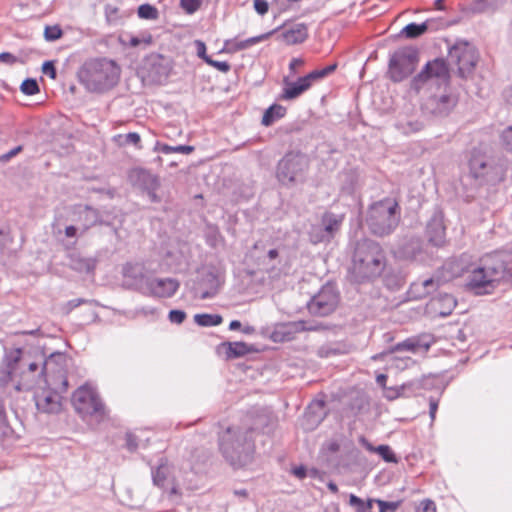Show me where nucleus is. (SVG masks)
Listing matches in <instances>:
<instances>
[{"mask_svg": "<svg viewBox=\"0 0 512 512\" xmlns=\"http://www.w3.org/2000/svg\"><path fill=\"white\" fill-rule=\"evenodd\" d=\"M428 85H435L436 90L423 100L422 113L432 119L447 117L457 106L459 95L451 87V75L444 58L428 61L410 81V89L416 94Z\"/></svg>", "mask_w": 512, "mask_h": 512, "instance_id": "obj_1", "label": "nucleus"}, {"mask_svg": "<svg viewBox=\"0 0 512 512\" xmlns=\"http://www.w3.org/2000/svg\"><path fill=\"white\" fill-rule=\"evenodd\" d=\"M255 429L252 427H227L219 434V450L234 468L252 463L255 454Z\"/></svg>", "mask_w": 512, "mask_h": 512, "instance_id": "obj_2", "label": "nucleus"}, {"mask_svg": "<svg viewBox=\"0 0 512 512\" xmlns=\"http://www.w3.org/2000/svg\"><path fill=\"white\" fill-rule=\"evenodd\" d=\"M387 265L385 251L382 246L368 238L356 242L350 273L354 281L361 283L378 278Z\"/></svg>", "mask_w": 512, "mask_h": 512, "instance_id": "obj_3", "label": "nucleus"}, {"mask_svg": "<svg viewBox=\"0 0 512 512\" xmlns=\"http://www.w3.org/2000/svg\"><path fill=\"white\" fill-rule=\"evenodd\" d=\"M77 77L89 92L103 93L118 83L120 68L112 60L91 59L79 68Z\"/></svg>", "mask_w": 512, "mask_h": 512, "instance_id": "obj_4", "label": "nucleus"}, {"mask_svg": "<svg viewBox=\"0 0 512 512\" xmlns=\"http://www.w3.org/2000/svg\"><path fill=\"white\" fill-rule=\"evenodd\" d=\"M401 219V208L393 198H385L371 204L366 214V225L378 237L388 236L395 231Z\"/></svg>", "mask_w": 512, "mask_h": 512, "instance_id": "obj_5", "label": "nucleus"}, {"mask_svg": "<svg viewBox=\"0 0 512 512\" xmlns=\"http://www.w3.org/2000/svg\"><path fill=\"white\" fill-rule=\"evenodd\" d=\"M505 275L512 277V268L508 269L504 261L488 256L471 270L468 285L476 294H488Z\"/></svg>", "mask_w": 512, "mask_h": 512, "instance_id": "obj_6", "label": "nucleus"}, {"mask_svg": "<svg viewBox=\"0 0 512 512\" xmlns=\"http://www.w3.org/2000/svg\"><path fill=\"white\" fill-rule=\"evenodd\" d=\"M309 169L308 157L300 151L287 152L278 162L276 177L284 186L303 182Z\"/></svg>", "mask_w": 512, "mask_h": 512, "instance_id": "obj_7", "label": "nucleus"}, {"mask_svg": "<svg viewBox=\"0 0 512 512\" xmlns=\"http://www.w3.org/2000/svg\"><path fill=\"white\" fill-rule=\"evenodd\" d=\"M72 404L83 419L93 418L101 422L107 416L105 404L98 393L90 387H79L73 393Z\"/></svg>", "mask_w": 512, "mask_h": 512, "instance_id": "obj_8", "label": "nucleus"}, {"mask_svg": "<svg viewBox=\"0 0 512 512\" xmlns=\"http://www.w3.org/2000/svg\"><path fill=\"white\" fill-rule=\"evenodd\" d=\"M418 62L419 53L416 48H400L390 56L387 76L394 83L402 82L415 71Z\"/></svg>", "mask_w": 512, "mask_h": 512, "instance_id": "obj_9", "label": "nucleus"}, {"mask_svg": "<svg viewBox=\"0 0 512 512\" xmlns=\"http://www.w3.org/2000/svg\"><path fill=\"white\" fill-rule=\"evenodd\" d=\"M448 69L457 67V75L461 79H467L472 73L478 62V55L475 48L468 42H456L449 48L447 59L445 60Z\"/></svg>", "mask_w": 512, "mask_h": 512, "instance_id": "obj_10", "label": "nucleus"}, {"mask_svg": "<svg viewBox=\"0 0 512 512\" xmlns=\"http://www.w3.org/2000/svg\"><path fill=\"white\" fill-rule=\"evenodd\" d=\"M468 166L469 175L479 185L494 183L499 178V168L495 159L478 149L471 151Z\"/></svg>", "mask_w": 512, "mask_h": 512, "instance_id": "obj_11", "label": "nucleus"}, {"mask_svg": "<svg viewBox=\"0 0 512 512\" xmlns=\"http://www.w3.org/2000/svg\"><path fill=\"white\" fill-rule=\"evenodd\" d=\"M19 365L27 366V369L21 372L20 380L15 385L17 391L30 390L35 385L39 384L41 378L38 377V374L36 375V372L39 370V365L35 362L25 363L22 358L21 349L14 350L8 356L7 375L11 381L15 380Z\"/></svg>", "mask_w": 512, "mask_h": 512, "instance_id": "obj_12", "label": "nucleus"}, {"mask_svg": "<svg viewBox=\"0 0 512 512\" xmlns=\"http://www.w3.org/2000/svg\"><path fill=\"white\" fill-rule=\"evenodd\" d=\"M128 179L131 185L146 194L152 203H160L162 198L157 194L161 186L160 178L151 171L136 167L129 171Z\"/></svg>", "mask_w": 512, "mask_h": 512, "instance_id": "obj_13", "label": "nucleus"}, {"mask_svg": "<svg viewBox=\"0 0 512 512\" xmlns=\"http://www.w3.org/2000/svg\"><path fill=\"white\" fill-rule=\"evenodd\" d=\"M339 293L333 284L324 285L307 303L311 315L325 317L330 315L338 306Z\"/></svg>", "mask_w": 512, "mask_h": 512, "instance_id": "obj_14", "label": "nucleus"}, {"mask_svg": "<svg viewBox=\"0 0 512 512\" xmlns=\"http://www.w3.org/2000/svg\"><path fill=\"white\" fill-rule=\"evenodd\" d=\"M143 68L147 71L151 81L162 83L170 75L172 64L170 58L158 53H151L144 59Z\"/></svg>", "mask_w": 512, "mask_h": 512, "instance_id": "obj_15", "label": "nucleus"}, {"mask_svg": "<svg viewBox=\"0 0 512 512\" xmlns=\"http://www.w3.org/2000/svg\"><path fill=\"white\" fill-rule=\"evenodd\" d=\"M433 342V337L430 334L412 336L392 346L387 354H393L395 352L402 351H409L412 353H416L420 350L428 351Z\"/></svg>", "mask_w": 512, "mask_h": 512, "instance_id": "obj_16", "label": "nucleus"}, {"mask_svg": "<svg viewBox=\"0 0 512 512\" xmlns=\"http://www.w3.org/2000/svg\"><path fill=\"white\" fill-rule=\"evenodd\" d=\"M180 283L174 278H153L146 282L150 294L158 298L172 297L178 290Z\"/></svg>", "mask_w": 512, "mask_h": 512, "instance_id": "obj_17", "label": "nucleus"}, {"mask_svg": "<svg viewBox=\"0 0 512 512\" xmlns=\"http://www.w3.org/2000/svg\"><path fill=\"white\" fill-rule=\"evenodd\" d=\"M423 252V242L418 236H406L397 248V256L403 260H415Z\"/></svg>", "mask_w": 512, "mask_h": 512, "instance_id": "obj_18", "label": "nucleus"}, {"mask_svg": "<svg viewBox=\"0 0 512 512\" xmlns=\"http://www.w3.org/2000/svg\"><path fill=\"white\" fill-rule=\"evenodd\" d=\"M35 400L40 412L56 414L62 409L61 396L54 390L42 391L35 396Z\"/></svg>", "mask_w": 512, "mask_h": 512, "instance_id": "obj_19", "label": "nucleus"}, {"mask_svg": "<svg viewBox=\"0 0 512 512\" xmlns=\"http://www.w3.org/2000/svg\"><path fill=\"white\" fill-rule=\"evenodd\" d=\"M304 321L289 322L281 324L276 327L272 333V339L275 342L291 341L295 338V334L298 332L313 330L311 327H306Z\"/></svg>", "mask_w": 512, "mask_h": 512, "instance_id": "obj_20", "label": "nucleus"}, {"mask_svg": "<svg viewBox=\"0 0 512 512\" xmlns=\"http://www.w3.org/2000/svg\"><path fill=\"white\" fill-rule=\"evenodd\" d=\"M78 219L80 222L81 235H84L90 228L96 225H109L107 222L102 220L100 212L97 209L88 205L79 212Z\"/></svg>", "mask_w": 512, "mask_h": 512, "instance_id": "obj_21", "label": "nucleus"}, {"mask_svg": "<svg viewBox=\"0 0 512 512\" xmlns=\"http://www.w3.org/2000/svg\"><path fill=\"white\" fill-rule=\"evenodd\" d=\"M464 273V269L458 261L446 262L441 268L437 269L433 276L439 280L440 287L454 278L461 276Z\"/></svg>", "mask_w": 512, "mask_h": 512, "instance_id": "obj_22", "label": "nucleus"}, {"mask_svg": "<svg viewBox=\"0 0 512 512\" xmlns=\"http://www.w3.org/2000/svg\"><path fill=\"white\" fill-rule=\"evenodd\" d=\"M65 362L66 358L64 354L59 352L50 354V356L43 362L42 368L38 373V377L42 378L54 373H58L63 377Z\"/></svg>", "mask_w": 512, "mask_h": 512, "instance_id": "obj_23", "label": "nucleus"}, {"mask_svg": "<svg viewBox=\"0 0 512 512\" xmlns=\"http://www.w3.org/2000/svg\"><path fill=\"white\" fill-rule=\"evenodd\" d=\"M457 305L456 299L451 294H439L430 302L432 311L441 316H449Z\"/></svg>", "mask_w": 512, "mask_h": 512, "instance_id": "obj_24", "label": "nucleus"}, {"mask_svg": "<svg viewBox=\"0 0 512 512\" xmlns=\"http://www.w3.org/2000/svg\"><path fill=\"white\" fill-rule=\"evenodd\" d=\"M426 235L428 241L434 246H442L445 242V226L440 217L434 216L427 223Z\"/></svg>", "mask_w": 512, "mask_h": 512, "instance_id": "obj_25", "label": "nucleus"}, {"mask_svg": "<svg viewBox=\"0 0 512 512\" xmlns=\"http://www.w3.org/2000/svg\"><path fill=\"white\" fill-rule=\"evenodd\" d=\"M283 85L282 93L279 96L280 100H294L309 89L302 77L296 81H290L288 77H284Z\"/></svg>", "mask_w": 512, "mask_h": 512, "instance_id": "obj_26", "label": "nucleus"}, {"mask_svg": "<svg viewBox=\"0 0 512 512\" xmlns=\"http://www.w3.org/2000/svg\"><path fill=\"white\" fill-rule=\"evenodd\" d=\"M324 402L317 401L310 404L304 414L305 428L308 430L315 429L324 419Z\"/></svg>", "mask_w": 512, "mask_h": 512, "instance_id": "obj_27", "label": "nucleus"}, {"mask_svg": "<svg viewBox=\"0 0 512 512\" xmlns=\"http://www.w3.org/2000/svg\"><path fill=\"white\" fill-rule=\"evenodd\" d=\"M219 347L225 350L227 359H237L258 351L253 345L242 341L223 342Z\"/></svg>", "mask_w": 512, "mask_h": 512, "instance_id": "obj_28", "label": "nucleus"}, {"mask_svg": "<svg viewBox=\"0 0 512 512\" xmlns=\"http://www.w3.org/2000/svg\"><path fill=\"white\" fill-rule=\"evenodd\" d=\"M281 36L288 45L300 44L308 38V27L304 23H296L285 29Z\"/></svg>", "mask_w": 512, "mask_h": 512, "instance_id": "obj_29", "label": "nucleus"}, {"mask_svg": "<svg viewBox=\"0 0 512 512\" xmlns=\"http://www.w3.org/2000/svg\"><path fill=\"white\" fill-rule=\"evenodd\" d=\"M344 220L343 215H338L332 212H325L321 219V229L324 231L325 236L331 240L334 235L339 231L340 226Z\"/></svg>", "mask_w": 512, "mask_h": 512, "instance_id": "obj_30", "label": "nucleus"}, {"mask_svg": "<svg viewBox=\"0 0 512 512\" xmlns=\"http://www.w3.org/2000/svg\"><path fill=\"white\" fill-rule=\"evenodd\" d=\"M359 443L369 452L377 453L387 463H398V458L389 445L373 446L366 437L360 436Z\"/></svg>", "mask_w": 512, "mask_h": 512, "instance_id": "obj_31", "label": "nucleus"}, {"mask_svg": "<svg viewBox=\"0 0 512 512\" xmlns=\"http://www.w3.org/2000/svg\"><path fill=\"white\" fill-rule=\"evenodd\" d=\"M286 108L280 104H272L270 107H268L262 117L261 123L262 125L269 127L271 126L276 120H279L283 118L286 114Z\"/></svg>", "mask_w": 512, "mask_h": 512, "instance_id": "obj_32", "label": "nucleus"}, {"mask_svg": "<svg viewBox=\"0 0 512 512\" xmlns=\"http://www.w3.org/2000/svg\"><path fill=\"white\" fill-rule=\"evenodd\" d=\"M336 68H337V63H332L322 69H316V70L308 73L307 75L303 76L302 78H303L304 82H306L308 87L310 88L313 82L327 77L328 75L333 73L336 70Z\"/></svg>", "mask_w": 512, "mask_h": 512, "instance_id": "obj_33", "label": "nucleus"}, {"mask_svg": "<svg viewBox=\"0 0 512 512\" xmlns=\"http://www.w3.org/2000/svg\"><path fill=\"white\" fill-rule=\"evenodd\" d=\"M428 28V21H425L421 24L410 23L402 29L401 35L407 39H415L425 34L428 31Z\"/></svg>", "mask_w": 512, "mask_h": 512, "instance_id": "obj_34", "label": "nucleus"}, {"mask_svg": "<svg viewBox=\"0 0 512 512\" xmlns=\"http://www.w3.org/2000/svg\"><path fill=\"white\" fill-rule=\"evenodd\" d=\"M413 386H414V383H406V384H402L401 386L387 387L385 389V391H386L385 397L388 400H394L398 397H407L410 395L408 393V391L411 393L414 392V390H412Z\"/></svg>", "mask_w": 512, "mask_h": 512, "instance_id": "obj_35", "label": "nucleus"}, {"mask_svg": "<svg viewBox=\"0 0 512 512\" xmlns=\"http://www.w3.org/2000/svg\"><path fill=\"white\" fill-rule=\"evenodd\" d=\"M194 321L197 325L202 327H211L220 325L223 322V317L219 314H196Z\"/></svg>", "mask_w": 512, "mask_h": 512, "instance_id": "obj_36", "label": "nucleus"}, {"mask_svg": "<svg viewBox=\"0 0 512 512\" xmlns=\"http://www.w3.org/2000/svg\"><path fill=\"white\" fill-rule=\"evenodd\" d=\"M71 267L78 272L89 273L96 267V260L92 258L74 257L72 258Z\"/></svg>", "mask_w": 512, "mask_h": 512, "instance_id": "obj_37", "label": "nucleus"}, {"mask_svg": "<svg viewBox=\"0 0 512 512\" xmlns=\"http://www.w3.org/2000/svg\"><path fill=\"white\" fill-rule=\"evenodd\" d=\"M114 140L119 146L133 145L137 148H141V137L136 132H130L127 134H119L114 137Z\"/></svg>", "mask_w": 512, "mask_h": 512, "instance_id": "obj_38", "label": "nucleus"}, {"mask_svg": "<svg viewBox=\"0 0 512 512\" xmlns=\"http://www.w3.org/2000/svg\"><path fill=\"white\" fill-rule=\"evenodd\" d=\"M194 146L190 145H178V146H169L167 144H162L160 142L156 143L155 150L160 151L164 154H170L172 152H179L183 154H190L194 151Z\"/></svg>", "mask_w": 512, "mask_h": 512, "instance_id": "obj_39", "label": "nucleus"}, {"mask_svg": "<svg viewBox=\"0 0 512 512\" xmlns=\"http://www.w3.org/2000/svg\"><path fill=\"white\" fill-rule=\"evenodd\" d=\"M374 502L375 500L372 499L363 501L361 498L354 494H351L349 497V504L353 506L357 512H371Z\"/></svg>", "mask_w": 512, "mask_h": 512, "instance_id": "obj_40", "label": "nucleus"}, {"mask_svg": "<svg viewBox=\"0 0 512 512\" xmlns=\"http://www.w3.org/2000/svg\"><path fill=\"white\" fill-rule=\"evenodd\" d=\"M12 432V428L10 427L7 420L4 403L0 400V440L9 437Z\"/></svg>", "mask_w": 512, "mask_h": 512, "instance_id": "obj_41", "label": "nucleus"}, {"mask_svg": "<svg viewBox=\"0 0 512 512\" xmlns=\"http://www.w3.org/2000/svg\"><path fill=\"white\" fill-rule=\"evenodd\" d=\"M137 14L139 18L146 20H156L159 17L157 8L148 3L140 5Z\"/></svg>", "mask_w": 512, "mask_h": 512, "instance_id": "obj_42", "label": "nucleus"}, {"mask_svg": "<svg viewBox=\"0 0 512 512\" xmlns=\"http://www.w3.org/2000/svg\"><path fill=\"white\" fill-rule=\"evenodd\" d=\"M168 476V467L166 465H159L156 470L152 471V479L154 485L163 488Z\"/></svg>", "mask_w": 512, "mask_h": 512, "instance_id": "obj_43", "label": "nucleus"}, {"mask_svg": "<svg viewBox=\"0 0 512 512\" xmlns=\"http://www.w3.org/2000/svg\"><path fill=\"white\" fill-rule=\"evenodd\" d=\"M271 34H272V32H268V33H265V34H262L259 36L251 37L246 40L240 41V42L236 43V49L237 50L247 49L254 44H257L261 41L268 39Z\"/></svg>", "mask_w": 512, "mask_h": 512, "instance_id": "obj_44", "label": "nucleus"}, {"mask_svg": "<svg viewBox=\"0 0 512 512\" xmlns=\"http://www.w3.org/2000/svg\"><path fill=\"white\" fill-rule=\"evenodd\" d=\"M408 293L413 299H423L428 296V292L425 290L420 280L410 285Z\"/></svg>", "mask_w": 512, "mask_h": 512, "instance_id": "obj_45", "label": "nucleus"}, {"mask_svg": "<svg viewBox=\"0 0 512 512\" xmlns=\"http://www.w3.org/2000/svg\"><path fill=\"white\" fill-rule=\"evenodd\" d=\"M20 89L25 95H34L39 92V85L35 79L27 78L22 82Z\"/></svg>", "mask_w": 512, "mask_h": 512, "instance_id": "obj_46", "label": "nucleus"}, {"mask_svg": "<svg viewBox=\"0 0 512 512\" xmlns=\"http://www.w3.org/2000/svg\"><path fill=\"white\" fill-rule=\"evenodd\" d=\"M63 35L61 28L58 25L46 26L44 30V38L46 41L52 42L60 39Z\"/></svg>", "mask_w": 512, "mask_h": 512, "instance_id": "obj_47", "label": "nucleus"}, {"mask_svg": "<svg viewBox=\"0 0 512 512\" xmlns=\"http://www.w3.org/2000/svg\"><path fill=\"white\" fill-rule=\"evenodd\" d=\"M500 139L504 149L512 154V125L502 131Z\"/></svg>", "mask_w": 512, "mask_h": 512, "instance_id": "obj_48", "label": "nucleus"}, {"mask_svg": "<svg viewBox=\"0 0 512 512\" xmlns=\"http://www.w3.org/2000/svg\"><path fill=\"white\" fill-rule=\"evenodd\" d=\"M309 235H310V241L314 244L330 241L328 236H325L324 231L319 226L312 227Z\"/></svg>", "mask_w": 512, "mask_h": 512, "instance_id": "obj_49", "label": "nucleus"}, {"mask_svg": "<svg viewBox=\"0 0 512 512\" xmlns=\"http://www.w3.org/2000/svg\"><path fill=\"white\" fill-rule=\"evenodd\" d=\"M343 351L342 349L339 347V345H332V344H328V345H324V346H321L318 350V355L320 357H329L331 355H338V354H341Z\"/></svg>", "mask_w": 512, "mask_h": 512, "instance_id": "obj_50", "label": "nucleus"}, {"mask_svg": "<svg viewBox=\"0 0 512 512\" xmlns=\"http://www.w3.org/2000/svg\"><path fill=\"white\" fill-rule=\"evenodd\" d=\"M375 502L379 506V512H395L401 504L400 501L388 502L380 499L375 500Z\"/></svg>", "mask_w": 512, "mask_h": 512, "instance_id": "obj_51", "label": "nucleus"}, {"mask_svg": "<svg viewBox=\"0 0 512 512\" xmlns=\"http://www.w3.org/2000/svg\"><path fill=\"white\" fill-rule=\"evenodd\" d=\"M200 4V0H180V6L188 14L196 12L199 9Z\"/></svg>", "mask_w": 512, "mask_h": 512, "instance_id": "obj_52", "label": "nucleus"}, {"mask_svg": "<svg viewBox=\"0 0 512 512\" xmlns=\"http://www.w3.org/2000/svg\"><path fill=\"white\" fill-rule=\"evenodd\" d=\"M205 62L223 73H227L231 68L228 62L216 61L213 60L211 57H205Z\"/></svg>", "mask_w": 512, "mask_h": 512, "instance_id": "obj_53", "label": "nucleus"}, {"mask_svg": "<svg viewBox=\"0 0 512 512\" xmlns=\"http://www.w3.org/2000/svg\"><path fill=\"white\" fill-rule=\"evenodd\" d=\"M422 285L424 286L425 290L428 292V296L435 292L438 288H440L439 280L434 278L432 275L430 278H427L425 280H421Z\"/></svg>", "mask_w": 512, "mask_h": 512, "instance_id": "obj_54", "label": "nucleus"}, {"mask_svg": "<svg viewBox=\"0 0 512 512\" xmlns=\"http://www.w3.org/2000/svg\"><path fill=\"white\" fill-rule=\"evenodd\" d=\"M89 302H90L89 300L83 299V298H77V299L70 300L63 306V312L65 314H69V313H71L72 310H74L78 306L85 304V303H89Z\"/></svg>", "mask_w": 512, "mask_h": 512, "instance_id": "obj_55", "label": "nucleus"}, {"mask_svg": "<svg viewBox=\"0 0 512 512\" xmlns=\"http://www.w3.org/2000/svg\"><path fill=\"white\" fill-rule=\"evenodd\" d=\"M168 319L171 323L181 324L186 319V313L183 310H171Z\"/></svg>", "mask_w": 512, "mask_h": 512, "instance_id": "obj_56", "label": "nucleus"}, {"mask_svg": "<svg viewBox=\"0 0 512 512\" xmlns=\"http://www.w3.org/2000/svg\"><path fill=\"white\" fill-rule=\"evenodd\" d=\"M118 12H119V9L116 6H113L110 4L105 6V16L109 23H114L117 21Z\"/></svg>", "mask_w": 512, "mask_h": 512, "instance_id": "obj_57", "label": "nucleus"}, {"mask_svg": "<svg viewBox=\"0 0 512 512\" xmlns=\"http://www.w3.org/2000/svg\"><path fill=\"white\" fill-rule=\"evenodd\" d=\"M42 72L48 75L51 79H56L57 71L53 61H46L42 65Z\"/></svg>", "mask_w": 512, "mask_h": 512, "instance_id": "obj_58", "label": "nucleus"}, {"mask_svg": "<svg viewBox=\"0 0 512 512\" xmlns=\"http://www.w3.org/2000/svg\"><path fill=\"white\" fill-rule=\"evenodd\" d=\"M254 8L259 15H265L268 12L269 5L266 0H254Z\"/></svg>", "mask_w": 512, "mask_h": 512, "instance_id": "obj_59", "label": "nucleus"}, {"mask_svg": "<svg viewBox=\"0 0 512 512\" xmlns=\"http://www.w3.org/2000/svg\"><path fill=\"white\" fill-rule=\"evenodd\" d=\"M419 512H436V505L430 499H425L420 503Z\"/></svg>", "mask_w": 512, "mask_h": 512, "instance_id": "obj_60", "label": "nucleus"}, {"mask_svg": "<svg viewBox=\"0 0 512 512\" xmlns=\"http://www.w3.org/2000/svg\"><path fill=\"white\" fill-rule=\"evenodd\" d=\"M126 447L131 452H134L138 448L137 437L134 434H126Z\"/></svg>", "mask_w": 512, "mask_h": 512, "instance_id": "obj_61", "label": "nucleus"}, {"mask_svg": "<svg viewBox=\"0 0 512 512\" xmlns=\"http://www.w3.org/2000/svg\"><path fill=\"white\" fill-rule=\"evenodd\" d=\"M20 151H22V146H17L15 148L11 149L9 152L0 155V162H2V163L8 162L11 158L16 156Z\"/></svg>", "mask_w": 512, "mask_h": 512, "instance_id": "obj_62", "label": "nucleus"}, {"mask_svg": "<svg viewBox=\"0 0 512 512\" xmlns=\"http://www.w3.org/2000/svg\"><path fill=\"white\" fill-rule=\"evenodd\" d=\"M18 58L9 52L0 53V62L13 65L18 62Z\"/></svg>", "mask_w": 512, "mask_h": 512, "instance_id": "obj_63", "label": "nucleus"}, {"mask_svg": "<svg viewBox=\"0 0 512 512\" xmlns=\"http://www.w3.org/2000/svg\"><path fill=\"white\" fill-rule=\"evenodd\" d=\"M218 237H220V233L217 228H212L207 234V243L210 246H216V242Z\"/></svg>", "mask_w": 512, "mask_h": 512, "instance_id": "obj_64", "label": "nucleus"}]
</instances>
